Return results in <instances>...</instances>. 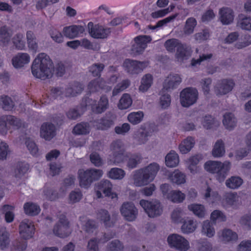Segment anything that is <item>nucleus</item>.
Returning a JSON list of instances; mask_svg holds the SVG:
<instances>
[{
    "instance_id": "obj_1",
    "label": "nucleus",
    "mask_w": 251,
    "mask_h": 251,
    "mask_svg": "<svg viewBox=\"0 0 251 251\" xmlns=\"http://www.w3.org/2000/svg\"><path fill=\"white\" fill-rule=\"evenodd\" d=\"M54 66L49 56L42 53L34 60L31 71L33 75L42 80L51 78L54 72Z\"/></svg>"
},
{
    "instance_id": "obj_2",
    "label": "nucleus",
    "mask_w": 251,
    "mask_h": 251,
    "mask_svg": "<svg viewBox=\"0 0 251 251\" xmlns=\"http://www.w3.org/2000/svg\"><path fill=\"white\" fill-rule=\"evenodd\" d=\"M160 170V166L156 162L136 170L133 175V183L136 186L146 185L152 181Z\"/></svg>"
},
{
    "instance_id": "obj_3",
    "label": "nucleus",
    "mask_w": 251,
    "mask_h": 251,
    "mask_svg": "<svg viewBox=\"0 0 251 251\" xmlns=\"http://www.w3.org/2000/svg\"><path fill=\"white\" fill-rule=\"evenodd\" d=\"M204 169L207 172L217 174V179L220 182L224 181L230 168V163L225 161L222 163L219 161L209 160L205 163Z\"/></svg>"
},
{
    "instance_id": "obj_4",
    "label": "nucleus",
    "mask_w": 251,
    "mask_h": 251,
    "mask_svg": "<svg viewBox=\"0 0 251 251\" xmlns=\"http://www.w3.org/2000/svg\"><path fill=\"white\" fill-rule=\"evenodd\" d=\"M78 174L80 187L87 189L94 181L100 178L103 174V171L96 169H87L86 171L79 170Z\"/></svg>"
},
{
    "instance_id": "obj_5",
    "label": "nucleus",
    "mask_w": 251,
    "mask_h": 251,
    "mask_svg": "<svg viewBox=\"0 0 251 251\" xmlns=\"http://www.w3.org/2000/svg\"><path fill=\"white\" fill-rule=\"evenodd\" d=\"M140 204L150 218L159 216L163 212V207L160 202L157 200L151 201L142 200Z\"/></svg>"
},
{
    "instance_id": "obj_6",
    "label": "nucleus",
    "mask_w": 251,
    "mask_h": 251,
    "mask_svg": "<svg viewBox=\"0 0 251 251\" xmlns=\"http://www.w3.org/2000/svg\"><path fill=\"white\" fill-rule=\"evenodd\" d=\"M198 98V92L194 88H185L180 93V103L185 107H188L196 103Z\"/></svg>"
},
{
    "instance_id": "obj_7",
    "label": "nucleus",
    "mask_w": 251,
    "mask_h": 251,
    "mask_svg": "<svg viewBox=\"0 0 251 251\" xmlns=\"http://www.w3.org/2000/svg\"><path fill=\"white\" fill-rule=\"evenodd\" d=\"M69 222L66 216L61 215L58 222L53 228V234L60 238L68 237L71 234Z\"/></svg>"
},
{
    "instance_id": "obj_8",
    "label": "nucleus",
    "mask_w": 251,
    "mask_h": 251,
    "mask_svg": "<svg viewBox=\"0 0 251 251\" xmlns=\"http://www.w3.org/2000/svg\"><path fill=\"white\" fill-rule=\"evenodd\" d=\"M167 241L171 248H174L179 251H187L190 248L189 242L177 234L170 235L168 237Z\"/></svg>"
},
{
    "instance_id": "obj_9",
    "label": "nucleus",
    "mask_w": 251,
    "mask_h": 251,
    "mask_svg": "<svg viewBox=\"0 0 251 251\" xmlns=\"http://www.w3.org/2000/svg\"><path fill=\"white\" fill-rule=\"evenodd\" d=\"M148 61H139L126 59L124 62V66L127 72L131 75L141 73L148 65Z\"/></svg>"
},
{
    "instance_id": "obj_10",
    "label": "nucleus",
    "mask_w": 251,
    "mask_h": 251,
    "mask_svg": "<svg viewBox=\"0 0 251 251\" xmlns=\"http://www.w3.org/2000/svg\"><path fill=\"white\" fill-rule=\"evenodd\" d=\"M88 28L90 35L96 39L106 38L111 32L110 28H104L98 25H94L92 22L88 23Z\"/></svg>"
},
{
    "instance_id": "obj_11",
    "label": "nucleus",
    "mask_w": 251,
    "mask_h": 251,
    "mask_svg": "<svg viewBox=\"0 0 251 251\" xmlns=\"http://www.w3.org/2000/svg\"><path fill=\"white\" fill-rule=\"evenodd\" d=\"M115 119V115L111 112H108L103 117L94 121V126L98 129L107 130L114 125Z\"/></svg>"
},
{
    "instance_id": "obj_12",
    "label": "nucleus",
    "mask_w": 251,
    "mask_h": 251,
    "mask_svg": "<svg viewBox=\"0 0 251 251\" xmlns=\"http://www.w3.org/2000/svg\"><path fill=\"white\" fill-rule=\"evenodd\" d=\"M120 211L126 220L130 222L134 221L138 214L137 208L131 202L124 203L121 207Z\"/></svg>"
},
{
    "instance_id": "obj_13",
    "label": "nucleus",
    "mask_w": 251,
    "mask_h": 251,
    "mask_svg": "<svg viewBox=\"0 0 251 251\" xmlns=\"http://www.w3.org/2000/svg\"><path fill=\"white\" fill-rule=\"evenodd\" d=\"M234 86V82L230 79H223L219 81L215 88L217 95H224L230 92Z\"/></svg>"
},
{
    "instance_id": "obj_14",
    "label": "nucleus",
    "mask_w": 251,
    "mask_h": 251,
    "mask_svg": "<svg viewBox=\"0 0 251 251\" xmlns=\"http://www.w3.org/2000/svg\"><path fill=\"white\" fill-rule=\"evenodd\" d=\"M182 81L180 76L178 74H170L164 80L163 91H170L176 89Z\"/></svg>"
},
{
    "instance_id": "obj_15",
    "label": "nucleus",
    "mask_w": 251,
    "mask_h": 251,
    "mask_svg": "<svg viewBox=\"0 0 251 251\" xmlns=\"http://www.w3.org/2000/svg\"><path fill=\"white\" fill-rule=\"evenodd\" d=\"M41 136L46 140H50L56 135V127L50 123H45L40 130Z\"/></svg>"
},
{
    "instance_id": "obj_16",
    "label": "nucleus",
    "mask_w": 251,
    "mask_h": 251,
    "mask_svg": "<svg viewBox=\"0 0 251 251\" xmlns=\"http://www.w3.org/2000/svg\"><path fill=\"white\" fill-rule=\"evenodd\" d=\"M219 20L223 25L232 23L234 19V12L230 8L222 7L219 10Z\"/></svg>"
},
{
    "instance_id": "obj_17",
    "label": "nucleus",
    "mask_w": 251,
    "mask_h": 251,
    "mask_svg": "<svg viewBox=\"0 0 251 251\" xmlns=\"http://www.w3.org/2000/svg\"><path fill=\"white\" fill-rule=\"evenodd\" d=\"M97 218L102 222L106 227L114 226L115 220L111 218L109 212L105 209H100L97 212Z\"/></svg>"
},
{
    "instance_id": "obj_18",
    "label": "nucleus",
    "mask_w": 251,
    "mask_h": 251,
    "mask_svg": "<svg viewBox=\"0 0 251 251\" xmlns=\"http://www.w3.org/2000/svg\"><path fill=\"white\" fill-rule=\"evenodd\" d=\"M19 229L20 233L23 234L25 238L32 237L34 233V225L27 219H25L21 223Z\"/></svg>"
},
{
    "instance_id": "obj_19",
    "label": "nucleus",
    "mask_w": 251,
    "mask_h": 251,
    "mask_svg": "<svg viewBox=\"0 0 251 251\" xmlns=\"http://www.w3.org/2000/svg\"><path fill=\"white\" fill-rule=\"evenodd\" d=\"M98 187L99 190L102 192L105 196L111 199H117V195L111 192L112 184L108 180H101L98 183Z\"/></svg>"
},
{
    "instance_id": "obj_20",
    "label": "nucleus",
    "mask_w": 251,
    "mask_h": 251,
    "mask_svg": "<svg viewBox=\"0 0 251 251\" xmlns=\"http://www.w3.org/2000/svg\"><path fill=\"white\" fill-rule=\"evenodd\" d=\"M85 31V28L81 25H73L65 27L63 32L64 35L71 39L77 37Z\"/></svg>"
},
{
    "instance_id": "obj_21",
    "label": "nucleus",
    "mask_w": 251,
    "mask_h": 251,
    "mask_svg": "<svg viewBox=\"0 0 251 251\" xmlns=\"http://www.w3.org/2000/svg\"><path fill=\"white\" fill-rule=\"evenodd\" d=\"M30 57L26 53H19L13 58L12 64L17 68H21L29 62Z\"/></svg>"
},
{
    "instance_id": "obj_22",
    "label": "nucleus",
    "mask_w": 251,
    "mask_h": 251,
    "mask_svg": "<svg viewBox=\"0 0 251 251\" xmlns=\"http://www.w3.org/2000/svg\"><path fill=\"white\" fill-rule=\"evenodd\" d=\"M191 54L190 50L185 47L181 44V45L178 46L176 49V55L177 61L181 63L188 59L191 56Z\"/></svg>"
},
{
    "instance_id": "obj_23",
    "label": "nucleus",
    "mask_w": 251,
    "mask_h": 251,
    "mask_svg": "<svg viewBox=\"0 0 251 251\" xmlns=\"http://www.w3.org/2000/svg\"><path fill=\"white\" fill-rule=\"evenodd\" d=\"M127 158L126 166L130 169L136 168L143 160V157L140 153H129L127 154Z\"/></svg>"
},
{
    "instance_id": "obj_24",
    "label": "nucleus",
    "mask_w": 251,
    "mask_h": 251,
    "mask_svg": "<svg viewBox=\"0 0 251 251\" xmlns=\"http://www.w3.org/2000/svg\"><path fill=\"white\" fill-rule=\"evenodd\" d=\"M127 157V153H111L107 159V163L110 165L118 166L124 163Z\"/></svg>"
},
{
    "instance_id": "obj_25",
    "label": "nucleus",
    "mask_w": 251,
    "mask_h": 251,
    "mask_svg": "<svg viewBox=\"0 0 251 251\" xmlns=\"http://www.w3.org/2000/svg\"><path fill=\"white\" fill-rule=\"evenodd\" d=\"M195 144L194 138L189 136L183 140L179 145V150L181 153H188L193 148Z\"/></svg>"
},
{
    "instance_id": "obj_26",
    "label": "nucleus",
    "mask_w": 251,
    "mask_h": 251,
    "mask_svg": "<svg viewBox=\"0 0 251 251\" xmlns=\"http://www.w3.org/2000/svg\"><path fill=\"white\" fill-rule=\"evenodd\" d=\"M169 179L172 183L179 185L185 182L186 176L184 173L177 170L169 175Z\"/></svg>"
},
{
    "instance_id": "obj_27",
    "label": "nucleus",
    "mask_w": 251,
    "mask_h": 251,
    "mask_svg": "<svg viewBox=\"0 0 251 251\" xmlns=\"http://www.w3.org/2000/svg\"><path fill=\"white\" fill-rule=\"evenodd\" d=\"M83 90L84 86L83 85L78 82H75L66 89V96L67 97H74L80 94Z\"/></svg>"
},
{
    "instance_id": "obj_28",
    "label": "nucleus",
    "mask_w": 251,
    "mask_h": 251,
    "mask_svg": "<svg viewBox=\"0 0 251 251\" xmlns=\"http://www.w3.org/2000/svg\"><path fill=\"white\" fill-rule=\"evenodd\" d=\"M25 213L29 216L37 215L40 212V208L38 205L32 202H27L24 206Z\"/></svg>"
},
{
    "instance_id": "obj_29",
    "label": "nucleus",
    "mask_w": 251,
    "mask_h": 251,
    "mask_svg": "<svg viewBox=\"0 0 251 251\" xmlns=\"http://www.w3.org/2000/svg\"><path fill=\"white\" fill-rule=\"evenodd\" d=\"M111 153H126L125 146L120 139L113 141L110 145Z\"/></svg>"
},
{
    "instance_id": "obj_30",
    "label": "nucleus",
    "mask_w": 251,
    "mask_h": 251,
    "mask_svg": "<svg viewBox=\"0 0 251 251\" xmlns=\"http://www.w3.org/2000/svg\"><path fill=\"white\" fill-rule=\"evenodd\" d=\"M223 123L226 129L231 130L236 126L237 120L233 114L226 113L224 116Z\"/></svg>"
},
{
    "instance_id": "obj_31",
    "label": "nucleus",
    "mask_w": 251,
    "mask_h": 251,
    "mask_svg": "<svg viewBox=\"0 0 251 251\" xmlns=\"http://www.w3.org/2000/svg\"><path fill=\"white\" fill-rule=\"evenodd\" d=\"M105 86V82L100 79H94L88 84V89L90 92H96L101 89H104Z\"/></svg>"
},
{
    "instance_id": "obj_32",
    "label": "nucleus",
    "mask_w": 251,
    "mask_h": 251,
    "mask_svg": "<svg viewBox=\"0 0 251 251\" xmlns=\"http://www.w3.org/2000/svg\"><path fill=\"white\" fill-rule=\"evenodd\" d=\"M225 153V145L222 140H218L215 143L212 154L215 157H222Z\"/></svg>"
},
{
    "instance_id": "obj_33",
    "label": "nucleus",
    "mask_w": 251,
    "mask_h": 251,
    "mask_svg": "<svg viewBox=\"0 0 251 251\" xmlns=\"http://www.w3.org/2000/svg\"><path fill=\"white\" fill-rule=\"evenodd\" d=\"M108 106V100L105 96H102L100 98L98 105L92 107L94 112L97 114H100L105 111Z\"/></svg>"
},
{
    "instance_id": "obj_34",
    "label": "nucleus",
    "mask_w": 251,
    "mask_h": 251,
    "mask_svg": "<svg viewBox=\"0 0 251 251\" xmlns=\"http://www.w3.org/2000/svg\"><path fill=\"white\" fill-rule=\"evenodd\" d=\"M12 33L10 29L6 26L0 27V42L4 45L7 44L11 39Z\"/></svg>"
},
{
    "instance_id": "obj_35",
    "label": "nucleus",
    "mask_w": 251,
    "mask_h": 251,
    "mask_svg": "<svg viewBox=\"0 0 251 251\" xmlns=\"http://www.w3.org/2000/svg\"><path fill=\"white\" fill-rule=\"evenodd\" d=\"M97 228V225L94 220L88 219L82 221V228L88 234H92Z\"/></svg>"
},
{
    "instance_id": "obj_36",
    "label": "nucleus",
    "mask_w": 251,
    "mask_h": 251,
    "mask_svg": "<svg viewBox=\"0 0 251 251\" xmlns=\"http://www.w3.org/2000/svg\"><path fill=\"white\" fill-rule=\"evenodd\" d=\"M153 82V77L150 74L144 75L141 80V84L139 89L140 91L144 92L147 91L151 86Z\"/></svg>"
},
{
    "instance_id": "obj_37",
    "label": "nucleus",
    "mask_w": 251,
    "mask_h": 251,
    "mask_svg": "<svg viewBox=\"0 0 251 251\" xmlns=\"http://www.w3.org/2000/svg\"><path fill=\"white\" fill-rule=\"evenodd\" d=\"M188 209L199 218H203L206 214L205 209L203 205L192 204L188 206Z\"/></svg>"
},
{
    "instance_id": "obj_38",
    "label": "nucleus",
    "mask_w": 251,
    "mask_h": 251,
    "mask_svg": "<svg viewBox=\"0 0 251 251\" xmlns=\"http://www.w3.org/2000/svg\"><path fill=\"white\" fill-rule=\"evenodd\" d=\"M238 17L239 20L237 22V26L243 29L251 30V17H246L243 14H240Z\"/></svg>"
},
{
    "instance_id": "obj_39",
    "label": "nucleus",
    "mask_w": 251,
    "mask_h": 251,
    "mask_svg": "<svg viewBox=\"0 0 251 251\" xmlns=\"http://www.w3.org/2000/svg\"><path fill=\"white\" fill-rule=\"evenodd\" d=\"M90 125L88 123L77 124L73 129V132L78 135H86L90 132Z\"/></svg>"
},
{
    "instance_id": "obj_40",
    "label": "nucleus",
    "mask_w": 251,
    "mask_h": 251,
    "mask_svg": "<svg viewBox=\"0 0 251 251\" xmlns=\"http://www.w3.org/2000/svg\"><path fill=\"white\" fill-rule=\"evenodd\" d=\"M166 165L169 167H175L179 163L178 156L175 151H171L165 157Z\"/></svg>"
},
{
    "instance_id": "obj_41",
    "label": "nucleus",
    "mask_w": 251,
    "mask_h": 251,
    "mask_svg": "<svg viewBox=\"0 0 251 251\" xmlns=\"http://www.w3.org/2000/svg\"><path fill=\"white\" fill-rule=\"evenodd\" d=\"M243 182V180L240 177L233 176L226 180V185L230 189H235L239 188Z\"/></svg>"
},
{
    "instance_id": "obj_42",
    "label": "nucleus",
    "mask_w": 251,
    "mask_h": 251,
    "mask_svg": "<svg viewBox=\"0 0 251 251\" xmlns=\"http://www.w3.org/2000/svg\"><path fill=\"white\" fill-rule=\"evenodd\" d=\"M167 198L174 202H181L185 199V195L180 191L172 190L167 196Z\"/></svg>"
},
{
    "instance_id": "obj_43",
    "label": "nucleus",
    "mask_w": 251,
    "mask_h": 251,
    "mask_svg": "<svg viewBox=\"0 0 251 251\" xmlns=\"http://www.w3.org/2000/svg\"><path fill=\"white\" fill-rule=\"evenodd\" d=\"M181 226V230L184 233H190L194 232L197 228V223L193 220L183 221Z\"/></svg>"
},
{
    "instance_id": "obj_44",
    "label": "nucleus",
    "mask_w": 251,
    "mask_h": 251,
    "mask_svg": "<svg viewBox=\"0 0 251 251\" xmlns=\"http://www.w3.org/2000/svg\"><path fill=\"white\" fill-rule=\"evenodd\" d=\"M125 175V171L118 168H113L107 173V176L113 179H122Z\"/></svg>"
},
{
    "instance_id": "obj_45",
    "label": "nucleus",
    "mask_w": 251,
    "mask_h": 251,
    "mask_svg": "<svg viewBox=\"0 0 251 251\" xmlns=\"http://www.w3.org/2000/svg\"><path fill=\"white\" fill-rule=\"evenodd\" d=\"M202 159L201 154H197L191 156L188 160V163L189 164L188 169L192 173H194L196 170V166L201 161Z\"/></svg>"
},
{
    "instance_id": "obj_46",
    "label": "nucleus",
    "mask_w": 251,
    "mask_h": 251,
    "mask_svg": "<svg viewBox=\"0 0 251 251\" xmlns=\"http://www.w3.org/2000/svg\"><path fill=\"white\" fill-rule=\"evenodd\" d=\"M26 35L28 48L34 51H36L38 49V44L34 33L29 30L27 31Z\"/></svg>"
},
{
    "instance_id": "obj_47",
    "label": "nucleus",
    "mask_w": 251,
    "mask_h": 251,
    "mask_svg": "<svg viewBox=\"0 0 251 251\" xmlns=\"http://www.w3.org/2000/svg\"><path fill=\"white\" fill-rule=\"evenodd\" d=\"M0 105L4 110L10 111L14 106V102L7 96H2L0 97Z\"/></svg>"
},
{
    "instance_id": "obj_48",
    "label": "nucleus",
    "mask_w": 251,
    "mask_h": 251,
    "mask_svg": "<svg viewBox=\"0 0 251 251\" xmlns=\"http://www.w3.org/2000/svg\"><path fill=\"white\" fill-rule=\"evenodd\" d=\"M203 127L207 129L214 128L219 125V123L210 115L205 116L202 122Z\"/></svg>"
},
{
    "instance_id": "obj_49",
    "label": "nucleus",
    "mask_w": 251,
    "mask_h": 251,
    "mask_svg": "<svg viewBox=\"0 0 251 251\" xmlns=\"http://www.w3.org/2000/svg\"><path fill=\"white\" fill-rule=\"evenodd\" d=\"M104 67L102 63H94L89 67V71L93 76L100 77Z\"/></svg>"
},
{
    "instance_id": "obj_50",
    "label": "nucleus",
    "mask_w": 251,
    "mask_h": 251,
    "mask_svg": "<svg viewBox=\"0 0 251 251\" xmlns=\"http://www.w3.org/2000/svg\"><path fill=\"white\" fill-rule=\"evenodd\" d=\"M202 232L209 237H212L215 234L213 224L208 221L203 222Z\"/></svg>"
},
{
    "instance_id": "obj_51",
    "label": "nucleus",
    "mask_w": 251,
    "mask_h": 251,
    "mask_svg": "<svg viewBox=\"0 0 251 251\" xmlns=\"http://www.w3.org/2000/svg\"><path fill=\"white\" fill-rule=\"evenodd\" d=\"M90 162L95 167H100L103 165V160L97 152L94 151L92 152L89 155Z\"/></svg>"
},
{
    "instance_id": "obj_52",
    "label": "nucleus",
    "mask_w": 251,
    "mask_h": 251,
    "mask_svg": "<svg viewBox=\"0 0 251 251\" xmlns=\"http://www.w3.org/2000/svg\"><path fill=\"white\" fill-rule=\"evenodd\" d=\"M132 104V100L127 94H125L123 95L119 101L118 107L120 109H126L128 108Z\"/></svg>"
},
{
    "instance_id": "obj_53",
    "label": "nucleus",
    "mask_w": 251,
    "mask_h": 251,
    "mask_svg": "<svg viewBox=\"0 0 251 251\" xmlns=\"http://www.w3.org/2000/svg\"><path fill=\"white\" fill-rule=\"evenodd\" d=\"M222 236L223 240L227 242L235 241L238 238V236L236 232L232 231L229 229H224L222 231Z\"/></svg>"
},
{
    "instance_id": "obj_54",
    "label": "nucleus",
    "mask_w": 251,
    "mask_h": 251,
    "mask_svg": "<svg viewBox=\"0 0 251 251\" xmlns=\"http://www.w3.org/2000/svg\"><path fill=\"white\" fill-rule=\"evenodd\" d=\"M197 25V21L194 18L188 19L186 22L184 28V32L186 34H190L194 31V27Z\"/></svg>"
},
{
    "instance_id": "obj_55",
    "label": "nucleus",
    "mask_w": 251,
    "mask_h": 251,
    "mask_svg": "<svg viewBox=\"0 0 251 251\" xmlns=\"http://www.w3.org/2000/svg\"><path fill=\"white\" fill-rule=\"evenodd\" d=\"M144 116L143 112L138 111L132 112L128 116V120L130 123L133 125L137 124L141 122Z\"/></svg>"
},
{
    "instance_id": "obj_56",
    "label": "nucleus",
    "mask_w": 251,
    "mask_h": 251,
    "mask_svg": "<svg viewBox=\"0 0 251 251\" xmlns=\"http://www.w3.org/2000/svg\"><path fill=\"white\" fill-rule=\"evenodd\" d=\"M124 248L123 244L118 240H113L107 245L108 251H123Z\"/></svg>"
},
{
    "instance_id": "obj_57",
    "label": "nucleus",
    "mask_w": 251,
    "mask_h": 251,
    "mask_svg": "<svg viewBox=\"0 0 251 251\" xmlns=\"http://www.w3.org/2000/svg\"><path fill=\"white\" fill-rule=\"evenodd\" d=\"M28 169V168L26 164L23 163H18L15 170V176L17 178L21 177L26 173Z\"/></svg>"
},
{
    "instance_id": "obj_58",
    "label": "nucleus",
    "mask_w": 251,
    "mask_h": 251,
    "mask_svg": "<svg viewBox=\"0 0 251 251\" xmlns=\"http://www.w3.org/2000/svg\"><path fill=\"white\" fill-rule=\"evenodd\" d=\"M8 123L11 126L19 129L25 126V123L21 119L12 115H7Z\"/></svg>"
},
{
    "instance_id": "obj_59",
    "label": "nucleus",
    "mask_w": 251,
    "mask_h": 251,
    "mask_svg": "<svg viewBox=\"0 0 251 251\" xmlns=\"http://www.w3.org/2000/svg\"><path fill=\"white\" fill-rule=\"evenodd\" d=\"M23 35L21 33L16 34L13 38V42L16 48L22 50L25 47V42L23 40Z\"/></svg>"
},
{
    "instance_id": "obj_60",
    "label": "nucleus",
    "mask_w": 251,
    "mask_h": 251,
    "mask_svg": "<svg viewBox=\"0 0 251 251\" xmlns=\"http://www.w3.org/2000/svg\"><path fill=\"white\" fill-rule=\"evenodd\" d=\"M43 193L46 198L50 201H55L59 198L57 191L51 188L45 189Z\"/></svg>"
},
{
    "instance_id": "obj_61",
    "label": "nucleus",
    "mask_w": 251,
    "mask_h": 251,
    "mask_svg": "<svg viewBox=\"0 0 251 251\" xmlns=\"http://www.w3.org/2000/svg\"><path fill=\"white\" fill-rule=\"evenodd\" d=\"M181 45L178 42V40L176 39H171L168 40L165 43L164 46L167 50L173 52L174 51L175 48H177L178 45Z\"/></svg>"
},
{
    "instance_id": "obj_62",
    "label": "nucleus",
    "mask_w": 251,
    "mask_h": 251,
    "mask_svg": "<svg viewBox=\"0 0 251 251\" xmlns=\"http://www.w3.org/2000/svg\"><path fill=\"white\" fill-rule=\"evenodd\" d=\"M171 218L173 222L176 223H182L184 221L182 218V211L179 208H176L173 211Z\"/></svg>"
},
{
    "instance_id": "obj_63",
    "label": "nucleus",
    "mask_w": 251,
    "mask_h": 251,
    "mask_svg": "<svg viewBox=\"0 0 251 251\" xmlns=\"http://www.w3.org/2000/svg\"><path fill=\"white\" fill-rule=\"evenodd\" d=\"M51 38L58 43H62L63 41V37L61 33L55 29H51L50 31Z\"/></svg>"
},
{
    "instance_id": "obj_64",
    "label": "nucleus",
    "mask_w": 251,
    "mask_h": 251,
    "mask_svg": "<svg viewBox=\"0 0 251 251\" xmlns=\"http://www.w3.org/2000/svg\"><path fill=\"white\" fill-rule=\"evenodd\" d=\"M238 251H251V240L242 241L238 246Z\"/></svg>"
}]
</instances>
